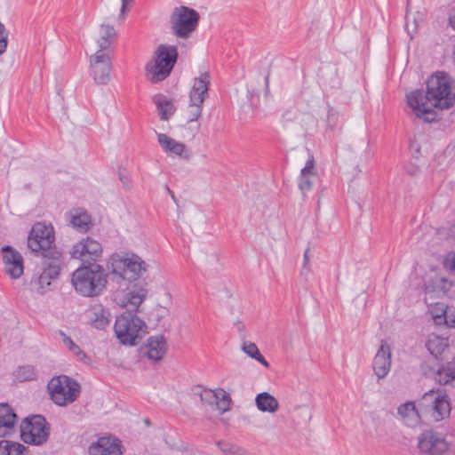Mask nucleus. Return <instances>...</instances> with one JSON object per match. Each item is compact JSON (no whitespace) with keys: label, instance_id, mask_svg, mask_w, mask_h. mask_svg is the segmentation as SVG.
<instances>
[{"label":"nucleus","instance_id":"25","mask_svg":"<svg viewBox=\"0 0 455 455\" xmlns=\"http://www.w3.org/2000/svg\"><path fill=\"white\" fill-rule=\"evenodd\" d=\"M255 404L259 411L262 412L274 413L279 409L277 399L267 392H262L256 395Z\"/></svg>","mask_w":455,"mask_h":455},{"label":"nucleus","instance_id":"52","mask_svg":"<svg viewBox=\"0 0 455 455\" xmlns=\"http://www.w3.org/2000/svg\"><path fill=\"white\" fill-rule=\"evenodd\" d=\"M444 318H445V322H446V323H449V321H448V319H447V318H448V316H447V315H446V314L444 315Z\"/></svg>","mask_w":455,"mask_h":455},{"label":"nucleus","instance_id":"13","mask_svg":"<svg viewBox=\"0 0 455 455\" xmlns=\"http://www.w3.org/2000/svg\"><path fill=\"white\" fill-rule=\"evenodd\" d=\"M43 270L36 280L37 290L40 293H44L51 285V281L55 280L60 274L65 266L64 257L42 258Z\"/></svg>","mask_w":455,"mask_h":455},{"label":"nucleus","instance_id":"33","mask_svg":"<svg viewBox=\"0 0 455 455\" xmlns=\"http://www.w3.org/2000/svg\"><path fill=\"white\" fill-rule=\"evenodd\" d=\"M71 225L81 233H85L90 228L92 217L86 212L75 214L71 217Z\"/></svg>","mask_w":455,"mask_h":455},{"label":"nucleus","instance_id":"11","mask_svg":"<svg viewBox=\"0 0 455 455\" xmlns=\"http://www.w3.org/2000/svg\"><path fill=\"white\" fill-rule=\"evenodd\" d=\"M102 252L101 243L91 236L82 238L69 251L71 258L81 260L80 265L99 264Z\"/></svg>","mask_w":455,"mask_h":455},{"label":"nucleus","instance_id":"38","mask_svg":"<svg viewBox=\"0 0 455 455\" xmlns=\"http://www.w3.org/2000/svg\"><path fill=\"white\" fill-rule=\"evenodd\" d=\"M9 32L5 26L0 21V55H3L7 49Z\"/></svg>","mask_w":455,"mask_h":455},{"label":"nucleus","instance_id":"12","mask_svg":"<svg viewBox=\"0 0 455 455\" xmlns=\"http://www.w3.org/2000/svg\"><path fill=\"white\" fill-rule=\"evenodd\" d=\"M418 447L428 455H443L449 449V443L443 434L429 429L419 435Z\"/></svg>","mask_w":455,"mask_h":455},{"label":"nucleus","instance_id":"3","mask_svg":"<svg viewBox=\"0 0 455 455\" xmlns=\"http://www.w3.org/2000/svg\"><path fill=\"white\" fill-rule=\"evenodd\" d=\"M109 272L100 264L80 265L71 275L75 291L84 298L101 295L107 289Z\"/></svg>","mask_w":455,"mask_h":455},{"label":"nucleus","instance_id":"20","mask_svg":"<svg viewBox=\"0 0 455 455\" xmlns=\"http://www.w3.org/2000/svg\"><path fill=\"white\" fill-rule=\"evenodd\" d=\"M17 415L8 403H0V437L10 435L14 432Z\"/></svg>","mask_w":455,"mask_h":455},{"label":"nucleus","instance_id":"30","mask_svg":"<svg viewBox=\"0 0 455 455\" xmlns=\"http://www.w3.org/2000/svg\"><path fill=\"white\" fill-rule=\"evenodd\" d=\"M437 374L435 383L445 386L455 380V362H447L443 364V370Z\"/></svg>","mask_w":455,"mask_h":455},{"label":"nucleus","instance_id":"19","mask_svg":"<svg viewBox=\"0 0 455 455\" xmlns=\"http://www.w3.org/2000/svg\"><path fill=\"white\" fill-rule=\"evenodd\" d=\"M141 352L151 361H161L167 353L168 345L164 335L150 336L141 347Z\"/></svg>","mask_w":455,"mask_h":455},{"label":"nucleus","instance_id":"51","mask_svg":"<svg viewBox=\"0 0 455 455\" xmlns=\"http://www.w3.org/2000/svg\"><path fill=\"white\" fill-rule=\"evenodd\" d=\"M264 80H265V85H266V92H267L269 90V73L267 74Z\"/></svg>","mask_w":455,"mask_h":455},{"label":"nucleus","instance_id":"7","mask_svg":"<svg viewBox=\"0 0 455 455\" xmlns=\"http://www.w3.org/2000/svg\"><path fill=\"white\" fill-rule=\"evenodd\" d=\"M47 388L51 400L62 407L76 401L82 391V387L76 379L64 374L53 377L49 381Z\"/></svg>","mask_w":455,"mask_h":455},{"label":"nucleus","instance_id":"34","mask_svg":"<svg viewBox=\"0 0 455 455\" xmlns=\"http://www.w3.org/2000/svg\"><path fill=\"white\" fill-rule=\"evenodd\" d=\"M426 291H443L447 292L450 291L451 287V283L446 277H438L435 276L434 279H431L430 282L425 284Z\"/></svg>","mask_w":455,"mask_h":455},{"label":"nucleus","instance_id":"53","mask_svg":"<svg viewBox=\"0 0 455 455\" xmlns=\"http://www.w3.org/2000/svg\"><path fill=\"white\" fill-rule=\"evenodd\" d=\"M199 128H200V124H198L196 125V131H198V130H199Z\"/></svg>","mask_w":455,"mask_h":455},{"label":"nucleus","instance_id":"5","mask_svg":"<svg viewBox=\"0 0 455 455\" xmlns=\"http://www.w3.org/2000/svg\"><path fill=\"white\" fill-rule=\"evenodd\" d=\"M28 247L36 257H63L62 251L55 245V232L52 224L35 223L28 236Z\"/></svg>","mask_w":455,"mask_h":455},{"label":"nucleus","instance_id":"23","mask_svg":"<svg viewBox=\"0 0 455 455\" xmlns=\"http://www.w3.org/2000/svg\"><path fill=\"white\" fill-rule=\"evenodd\" d=\"M89 322L92 327L104 330L110 323L109 310L101 304H96L88 310Z\"/></svg>","mask_w":455,"mask_h":455},{"label":"nucleus","instance_id":"10","mask_svg":"<svg viewBox=\"0 0 455 455\" xmlns=\"http://www.w3.org/2000/svg\"><path fill=\"white\" fill-rule=\"evenodd\" d=\"M209 84L210 75L208 72H204L199 77L195 78L189 92L188 124L197 121L201 116L204 101L208 97Z\"/></svg>","mask_w":455,"mask_h":455},{"label":"nucleus","instance_id":"50","mask_svg":"<svg viewBox=\"0 0 455 455\" xmlns=\"http://www.w3.org/2000/svg\"><path fill=\"white\" fill-rule=\"evenodd\" d=\"M166 189H167V191H168L169 195L171 196L172 199L173 200V202L178 205V200H177V198H176V196H175L174 192H173L172 190H171V189L168 188V186H166Z\"/></svg>","mask_w":455,"mask_h":455},{"label":"nucleus","instance_id":"40","mask_svg":"<svg viewBox=\"0 0 455 455\" xmlns=\"http://www.w3.org/2000/svg\"><path fill=\"white\" fill-rule=\"evenodd\" d=\"M443 266L445 269L455 272V251H450L444 256Z\"/></svg>","mask_w":455,"mask_h":455},{"label":"nucleus","instance_id":"49","mask_svg":"<svg viewBox=\"0 0 455 455\" xmlns=\"http://www.w3.org/2000/svg\"><path fill=\"white\" fill-rule=\"evenodd\" d=\"M309 248H307L303 255V267H306L309 263V256H308Z\"/></svg>","mask_w":455,"mask_h":455},{"label":"nucleus","instance_id":"22","mask_svg":"<svg viewBox=\"0 0 455 455\" xmlns=\"http://www.w3.org/2000/svg\"><path fill=\"white\" fill-rule=\"evenodd\" d=\"M157 140L164 151L170 152L184 159L189 158L188 151L184 143L177 141L164 133H157Z\"/></svg>","mask_w":455,"mask_h":455},{"label":"nucleus","instance_id":"43","mask_svg":"<svg viewBox=\"0 0 455 455\" xmlns=\"http://www.w3.org/2000/svg\"><path fill=\"white\" fill-rule=\"evenodd\" d=\"M220 392L222 394V397L220 399V409L222 411H226L229 410L230 403L232 402L230 395L223 389H220Z\"/></svg>","mask_w":455,"mask_h":455},{"label":"nucleus","instance_id":"29","mask_svg":"<svg viewBox=\"0 0 455 455\" xmlns=\"http://www.w3.org/2000/svg\"><path fill=\"white\" fill-rule=\"evenodd\" d=\"M447 343L444 339L439 336L429 338L426 343V347L433 358L443 361L442 355L447 347Z\"/></svg>","mask_w":455,"mask_h":455},{"label":"nucleus","instance_id":"46","mask_svg":"<svg viewBox=\"0 0 455 455\" xmlns=\"http://www.w3.org/2000/svg\"><path fill=\"white\" fill-rule=\"evenodd\" d=\"M118 178H119V180L124 185V187H125L126 188H130L131 180H130V177L125 170H123V171L119 170Z\"/></svg>","mask_w":455,"mask_h":455},{"label":"nucleus","instance_id":"14","mask_svg":"<svg viewBox=\"0 0 455 455\" xmlns=\"http://www.w3.org/2000/svg\"><path fill=\"white\" fill-rule=\"evenodd\" d=\"M433 397V417L435 421H441L445 418H448L451 414V406L450 398L445 390L441 388H432L424 394L423 400Z\"/></svg>","mask_w":455,"mask_h":455},{"label":"nucleus","instance_id":"24","mask_svg":"<svg viewBox=\"0 0 455 455\" xmlns=\"http://www.w3.org/2000/svg\"><path fill=\"white\" fill-rule=\"evenodd\" d=\"M154 102L156 106L159 117L163 121H168L176 112L177 108L174 106L173 102L163 94H156L154 97Z\"/></svg>","mask_w":455,"mask_h":455},{"label":"nucleus","instance_id":"27","mask_svg":"<svg viewBox=\"0 0 455 455\" xmlns=\"http://www.w3.org/2000/svg\"><path fill=\"white\" fill-rule=\"evenodd\" d=\"M443 364L442 360L433 357L429 358L420 363V372L426 379H433L435 380L437 374H440V371L443 370Z\"/></svg>","mask_w":455,"mask_h":455},{"label":"nucleus","instance_id":"28","mask_svg":"<svg viewBox=\"0 0 455 455\" xmlns=\"http://www.w3.org/2000/svg\"><path fill=\"white\" fill-rule=\"evenodd\" d=\"M60 335L62 337L63 343L68 347V349L73 353V355L77 358L78 361L84 363V364H91L92 360L88 356V355L81 349V347L76 345L73 339L68 336L63 331H59Z\"/></svg>","mask_w":455,"mask_h":455},{"label":"nucleus","instance_id":"8","mask_svg":"<svg viewBox=\"0 0 455 455\" xmlns=\"http://www.w3.org/2000/svg\"><path fill=\"white\" fill-rule=\"evenodd\" d=\"M50 430L51 426L43 415H31L21 421L20 438L28 444L42 445L49 439Z\"/></svg>","mask_w":455,"mask_h":455},{"label":"nucleus","instance_id":"37","mask_svg":"<svg viewBox=\"0 0 455 455\" xmlns=\"http://www.w3.org/2000/svg\"><path fill=\"white\" fill-rule=\"evenodd\" d=\"M311 176V174H299L298 187L303 194L312 189Z\"/></svg>","mask_w":455,"mask_h":455},{"label":"nucleus","instance_id":"31","mask_svg":"<svg viewBox=\"0 0 455 455\" xmlns=\"http://www.w3.org/2000/svg\"><path fill=\"white\" fill-rule=\"evenodd\" d=\"M27 448L19 443L9 440L0 441V455H27Z\"/></svg>","mask_w":455,"mask_h":455},{"label":"nucleus","instance_id":"35","mask_svg":"<svg viewBox=\"0 0 455 455\" xmlns=\"http://www.w3.org/2000/svg\"><path fill=\"white\" fill-rule=\"evenodd\" d=\"M398 413L403 418H411L414 419V422H418L419 419V414L416 409V406L413 402H407L401 404L398 409Z\"/></svg>","mask_w":455,"mask_h":455},{"label":"nucleus","instance_id":"45","mask_svg":"<svg viewBox=\"0 0 455 455\" xmlns=\"http://www.w3.org/2000/svg\"><path fill=\"white\" fill-rule=\"evenodd\" d=\"M410 150L411 152V157L415 160H419L421 153H420V146L419 144L413 140L410 142Z\"/></svg>","mask_w":455,"mask_h":455},{"label":"nucleus","instance_id":"36","mask_svg":"<svg viewBox=\"0 0 455 455\" xmlns=\"http://www.w3.org/2000/svg\"><path fill=\"white\" fill-rule=\"evenodd\" d=\"M36 377L35 370L30 365L19 367L17 370L16 378L20 381L33 380Z\"/></svg>","mask_w":455,"mask_h":455},{"label":"nucleus","instance_id":"4","mask_svg":"<svg viewBox=\"0 0 455 455\" xmlns=\"http://www.w3.org/2000/svg\"><path fill=\"white\" fill-rule=\"evenodd\" d=\"M179 59L178 48L175 45L159 44L152 60L145 66L148 80L152 84L164 81L172 74Z\"/></svg>","mask_w":455,"mask_h":455},{"label":"nucleus","instance_id":"39","mask_svg":"<svg viewBox=\"0 0 455 455\" xmlns=\"http://www.w3.org/2000/svg\"><path fill=\"white\" fill-rule=\"evenodd\" d=\"M200 398H201V401L205 403H208V404H213V403H216L218 404V399H219V395L217 393L212 391V390H204L201 394H200Z\"/></svg>","mask_w":455,"mask_h":455},{"label":"nucleus","instance_id":"15","mask_svg":"<svg viewBox=\"0 0 455 455\" xmlns=\"http://www.w3.org/2000/svg\"><path fill=\"white\" fill-rule=\"evenodd\" d=\"M92 76L98 84H107L110 80L111 60L108 53L97 51L91 56Z\"/></svg>","mask_w":455,"mask_h":455},{"label":"nucleus","instance_id":"48","mask_svg":"<svg viewBox=\"0 0 455 455\" xmlns=\"http://www.w3.org/2000/svg\"><path fill=\"white\" fill-rule=\"evenodd\" d=\"M133 0H122V5L120 10V17L124 14V12L127 11V4Z\"/></svg>","mask_w":455,"mask_h":455},{"label":"nucleus","instance_id":"44","mask_svg":"<svg viewBox=\"0 0 455 455\" xmlns=\"http://www.w3.org/2000/svg\"><path fill=\"white\" fill-rule=\"evenodd\" d=\"M405 172L410 176H417L420 172V167L415 163H409L405 165Z\"/></svg>","mask_w":455,"mask_h":455},{"label":"nucleus","instance_id":"41","mask_svg":"<svg viewBox=\"0 0 455 455\" xmlns=\"http://www.w3.org/2000/svg\"><path fill=\"white\" fill-rule=\"evenodd\" d=\"M216 444L219 447V449L227 455L232 454L233 452L237 451L238 448L237 445L230 443L226 441H218Z\"/></svg>","mask_w":455,"mask_h":455},{"label":"nucleus","instance_id":"42","mask_svg":"<svg viewBox=\"0 0 455 455\" xmlns=\"http://www.w3.org/2000/svg\"><path fill=\"white\" fill-rule=\"evenodd\" d=\"M300 174L316 175V172H315V159L313 155H311L307 160L305 166L300 171Z\"/></svg>","mask_w":455,"mask_h":455},{"label":"nucleus","instance_id":"21","mask_svg":"<svg viewBox=\"0 0 455 455\" xmlns=\"http://www.w3.org/2000/svg\"><path fill=\"white\" fill-rule=\"evenodd\" d=\"M17 415L8 403H0V437L10 435L14 432Z\"/></svg>","mask_w":455,"mask_h":455},{"label":"nucleus","instance_id":"6","mask_svg":"<svg viewBox=\"0 0 455 455\" xmlns=\"http://www.w3.org/2000/svg\"><path fill=\"white\" fill-rule=\"evenodd\" d=\"M137 312L133 307L116 319L115 333L123 345L136 346L147 332L146 323L136 315Z\"/></svg>","mask_w":455,"mask_h":455},{"label":"nucleus","instance_id":"16","mask_svg":"<svg viewBox=\"0 0 455 455\" xmlns=\"http://www.w3.org/2000/svg\"><path fill=\"white\" fill-rule=\"evenodd\" d=\"M1 253L5 273L12 279L20 277L24 271V261L21 254L12 245H4L1 248Z\"/></svg>","mask_w":455,"mask_h":455},{"label":"nucleus","instance_id":"18","mask_svg":"<svg viewBox=\"0 0 455 455\" xmlns=\"http://www.w3.org/2000/svg\"><path fill=\"white\" fill-rule=\"evenodd\" d=\"M88 453L89 455H122L123 445L116 437L102 436L89 446Z\"/></svg>","mask_w":455,"mask_h":455},{"label":"nucleus","instance_id":"56","mask_svg":"<svg viewBox=\"0 0 455 455\" xmlns=\"http://www.w3.org/2000/svg\"><path fill=\"white\" fill-rule=\"evenodd\" d=\"M451 322L452 323H455V319L451 320Z\"/></svg>","mask_w":455,"mask_h":455},{"label":"nucleus","instance_id":"9","mask_svg":"<svg viewBox=\"0 0 455 455\" xmlns=\"http://www.w3.org/2000/svg\"><path fill=\"white\" fill-rule=\"evenodd\" d=\"M200 20L199 12L188 6L176 7L170 16L172 34L181 39H188L196 29Z\"/></svg>","mask_w":455,"mask_h":455},{"label":"nucleus","instance_id":"1","mask_svg":"<svg viewBox=\"0 0 455 455\" xmlns=\"http://www.w3.org/2000/svg\"><path fill=\"white\" fill-rule=\"evenodd\" d=\"M407 104L416 116L431 124L438 121L433 108L443 110L455 104V80L445 71H436L427 80V89H416L406 94Z\"/></svg>","mask_w":455,"mask_h":455},{"label":"nucleus","instance_id":"32","mask_svg":"<svg viewBox=\"0 0 455 455\" xmlns=\"http://www.w3.org/2000/svg\"><path fill=\"white\" fill-rule=\"evenodd\" d=\"M243 351L251 358L256 360L258 363L262 364L265 367H269L268 362L266 358L261 355L259 349L258 348L255 343L251 341H244L242 346Z\"/></svg>","mask_w":455,"mask_h":455},{"label":"nucleus","instance_id":"54","mask_svg":"<svg viewBox=\"0 0 455 455\" xmlns=\"http://www.w3.org/2000/svg\"><path fill=\"white\" fill-rule=\"evenodd\" d=\"M161 317L162 316H160L159 315H156V318H157L158 321L160 320Z\"/></svg>","mask_w":455,"mask_h":455},{"label":"nucleus","instance_id":"55","mask_svg":"<svg viewBox=\"0 0 455 455\" xmlns=\"http://www.w3.org/2000/svg\"><path fill=\"white\" fill-rule=\"evenodd\" d=\"M146 424H149V419L145 420Z\"/></svg>","mask_w":455,"mask_h":455},{"label":"nucleus","instance_id":"26","mask_svg":"<svg viewBox=\"0 0 455 455\" xmlns=\"http://www.w3.org/2000/svg\"><path fill=\"white\" fill-rule=\"evenodd\" d=\"M116 31L112 25L102 24L101 35L100 39L98 40V51H101L102 53H108V51L116 39Z\"/></svg>","mask_w":455,"mask_h":455},{"label":"nucleus","instance_id":"17","mask_svg":"<svg viewBox=\"0 0 455 455\" xmlns=\"http://www.w3.org/2000/svg\"><path fill=\"white\" fill-rule=\"evenodd\" d=\"M392 354L390 345L384 339L372 360V370L379 379H384L390 371Z\"/></svg>","mask_w":455,"mask_h":455},{"label":"nucleus","instance_id":"47","mask_svg":"<svg viewBox=\"0 0 455 455\" xmlns=\"http://www.w3.org/2000/svg\"><path fill=\"white\" fill-rule=\"evenodd\" d=\"M448 22L453 30H455V7L452 8L449 13Z\"/></svg>","mask_w":455,"mask_h":455},{"label":"nucleus","instance_id":"2","mask_svg":"<svg viewBox=\"0 0 455 455\" xmlns=\"http://www.w3.org/2000/svg\"><path fill=\"white\" fill-rule=\"evenodd\" d=\"M108 272L113 282L119 285L124 283L128 291L126 298L134 311H139L141 303L146 299L148 283L144 273H147L148 265L139 255L133 252H124L123 256L114 253L110 257Z\"/></svg>","mask_w":455,"mask_h":455}]
</instances>
